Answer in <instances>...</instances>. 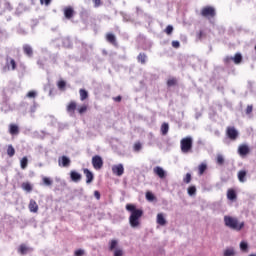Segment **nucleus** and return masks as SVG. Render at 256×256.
<instances>
[{"label": "nucleus", "mask_w": 256, "mask_h": 256, "mask_svg": "<svg viewBox=\"0 0 256 256\" xmlns=\"http://www.w3.org/2000/svg\"><path fill=\"white\" fill-rule=\"evenodd\" d=\"M126 211H129V224L133 229H137L141 225V218L143 217V210L137 209V206L134 204H127Z\"/></svg>", "instance_id": "f257e3e1"}, {"label": "nucleus", "mask_w": 256, "mask_h": 256, "mask_svg": "<svg viewBox=\"0 0 256 256\" xmlns=\"http://www.w3.org/2000/svg\"><path fill=\"white\" fill-rule=\"evenodd\" d=\"M224 225L234 231H241L245 227V222H240L237 217L224 216Z\"/></svg>", "instance_id": "f03ea898"}, {"label": "nucleus", "mask_w": 256, "mask_h": 256, "mask_svg": "<svg viewBox=\"0 0 256 256\" xmlns=\"http://www.w3.org/2000/svg\"><path fill=\"white\" fill-rule=\"evenodd\" d=\"M180 149L182 153H191L193 149V138L190 136L182 138L180 141Z\"/></svg>", "instance_id": "7ed1b4c3"}, {"label": "nucleus", "mask_w": 256, "mask_h": 256, "mask_svg": "<svg viewBox=\"0 0 256 256\" xmlns=\"http://www.w3.org/2000/svg\"><path fill=\"white\" fill-rule=\"evenodd\" d=\"M200 15L204 17V19H215L217 11L213 6H205L201 9Z\"/></svg>", "instance_id": "20e7f679"}, {"label": "nucleus", "mask_w": 256, "mask_h": 256, "mask_svg": "<svg viewBox=\"0 0 256 256\" xmlns=\"http://www.w3.org/2000/svg\"><path fill=\"white\" fill-rule=\"evenodd\" d=\"M226 137H228L230 141H237L239 138V131H237L233 126H228L226 128Z\"/></svg>", "instance_id": "39448f33"}, {"label": "nucleus", "mask_w": 256, "mask_h": 256, "mask_svg": "<svg viewBox=\"0 0 256 256\" xmlns=\"http://www.w3.org/2000/svg\"><path fill=\"white\" fill-rule=\"evenodd\" d=\"M92 167H94V169L96 171L103 169V158L99 155L93 156L92 157Z\"/></svg>", "instance_id": "423d86ee"}, {"label": "nucleus", "mask_w": 256, "mask_h": 256, "mask_svg": "<svg viewBox=\"0 0 256 256\" xmlns=\"http://www.w3.org/2000/svg\"><path fill=\"white\" fill-rule=\"evenodd\" d=\"M112 173H113V175H116L117 177H121V175H123V173H125V168L123 167V164L113 165Z\"/></svg>", "instance_id": "0eeeda50"}, {"label": "nucleus", "mask_w": 256, "mask_h": 256, "mask_svg": "<svg viewBox=\"0 0 256 256\" xmlns=\"http://www.w3.org/2000/svg\"><path fill=\"white\" fill-rule=\"evenodd\" d=\"M238 153L240 157H247L251 153V149H249L248 145L242 144L238 147Z\"/></svg>", "instance_id": "6e6552de"}, {"label": "nucleus", "mask_w": 256, "mask_h": 256, "mask_svg": "<svg viewBox=\"0 0 256 256\" xmlns=\"http://www.w3.org/2000/svg\"><path fill=\"white\" fill-rule=\"evenodd\" d=\"M28 209L30 213H39V204L34 199H30Z\"/></svg>", "instance_id": "1a4fd4ad"}, {"label": "nucleus", "mask_w": 256, "mask_h": 256, "mask_svg": "<svg viewBox=\"0 0 256 256\" xmlns=\"http://www.w3.org/2000/svg\"><path fill=\"white\" fill-rule=\"evenodd\" d=\"M153 172L160 179H165V177H167V173H165V170L161 166L154 167Z\"/></svg>", "instance_id": "9d476101"}, {"label": "nucleus", "mask_w": 256, "mask_h": 256, "mask_svg": "<svg viewBox=\"0 0 256 256\" xmlns=\"http://www.w3.org/2000/svg\"><path fill=\"white\" fill-rule=\"evenodd\" d=\"M83 173L86 176V183L89 185L90 183H93V179H95V176L93 175V172H91L89 169L84 168Z\"/></svg>", "instance_id": "9b49d317"}, {"label": "nucleus", "mask_w": 256, "mask_h": 256, "mask_svg": "<svg viewBox=\"0 0 256 256\" xmlns=\"http://www.w3.org/2000/svg\"><path fill=\"white\" fill-rule=\"evenodd\" d=\"M75 15V10L73 9V7L68 6L64 8V16L66 19H73Z\"/></svg>", "instance_id": "f8f14e48"}, {"label": "nucleus", "mask_w": 256, "mask_h": 256, "mask_svg": "<svg viewBox=\"0 0 256 256\" xmlns=\"http://www.w3.org/2000/svg\"><path fill=\"white\" fill-rule=\"evenodd\" d=\"M67 113H71V115L75 114V111H77V102L70 101L69 104L66 106Z\"/></svg>", "instance_id": "ddd939ff"}, {"label": "nucleus", "mask_w": 256, "mask_h": 256, "mask_svg": "<svg viewBox=\"0 0 256 256\" xmlns=\"http://www.w3.org/2000/svg\"><path fill=\"white\" fill-rule=\"evenodd\" d=\"M70 178L74 183H79V181L81 180L82 176L79 172L77 171H71L70 172Z\"/></svg>", "instance_id": "4468645a"}, {"label": "nucleus", "mask_w": 256, "mask_h": 256, "mask_svg": "<svg viewBox=\"0 0 256 256\" xmlns=\"http://www.w3.org/2000/svg\"><path fill=\"white\" fill-rule=\"evenodd\" d=\"M157 224L162 227L167 225V220L165 219V215L163 213H158L156 218Z\"/></svg>", "instance_id": "2eb2a0df"}, {"label": "nucleus", "mask_w": 256, "mask_h": 256, "mask_svg": "<svg viewBox=\"0 0 256 256\" xmlns=\"http://www.w3.org/2000/svg\"><path fill=\"white\" fill-rule=\"evenodd\" d=\"M227 199H229V201H236L237 200V192L235 191V189H228Z\"/></svg>", "instance_id": "dca6fc26"}, {"label": "nucleus", "mask_w": 256, "mask_h": 256, "mask_svg": "<svg viewBox=\"0 0 256 256\" xmlns=\"http://www.w3.org/2000/svg\"><path fill=\"white\" fill-rule=\"evenodd\" d=\"M6 67H8V69H9V67H11V70L15 71V69H17V62H15V59H13V58H10V59L7 58Z\"/></svg>", "instance_id": "f3484780"}, {"label": "nucleus", "mask_w": 256, "mask_h": 256, "mask_svg": "<svg viewBox=\"0 0 256 256\" xmlns=\"http://www.w3.org/2000/svg\"><path fill=\"white\" fill-rule=\"evenodd\" d=\"M23 52L24 55H27V57H33V48L28 44L23 46Z\"/></svg>", "instance_id": "a211bd4d"}, {"label": "nucleus", "mask_w": 256, "mask_h": 256, "mask_svg": "<svg viewBox=\"0 0 256 256\" xmlns=\"http://www.w3.org/2000/svg\"><path fill=\"white\" fill-rule=\"evenodd\" d=\"M58 162L59 165L62 163V167H69V165H71V160L67 156H62Z\"/></svg>", "instance_id": "6ab92c4d"}, {"label": "nucleus", "mask_w": 256, "mask_h": 256, "mask_svg": "<svg viewBox=\"0 0 256 256\" xmlns=\"http://www.w3.org/2000/svg\"><path fill=\"white\" fill-rule=\"evenodd\" d=\"M9 133L10 135H19V126L17 124H10Z\"/></svg>", "instance_id": "aec40b11"}, {"label": "nucleus", "mask_w": 256, "mask_h": 256, "mask_svg": "<svg viewBox=\"0 0 256 256\" xmlns=\"http://www.w3.org/2000/svg\"><path fill=\"white\" fill-rule=\"evenodd\" d=\"M106 41L111 45H117V38L112 33L106 34Z\"/></svg>", "instance_id": "412c9836"}, {"label": "nucleus", "mask_w": 256, "mask_h": 256, "mask_svg": "<svg viewBox=\"0 0 256 256\" xmlns=\"http://www.w3.org/2000/svg\"><path fill=\"white\" fill-rule=\"evenodd\" d=\"M245 177H247V171L240 170L238 172V181H240V183H245V181H247Z\"/></svg>", "instance_id": "4be33fe9"}, {"label": "nucleus", "mask_w": 256, "mask_h": 256, "mask_svg": "<svg viewBox=\"0 0 256 256\" xmlns=\"http://www.w3.org/2000/svg\"><path fill=\"white\" fill-rule=\"evenodd\" d=\"M29 251H30L29 247H27V245L25 244H21L18 248V252L20 253V255H27Z\"/></svg>", "instance_id": "5701e85b"}, {"label": "nucleus", "mask_w": 256, "mask_h": 256, "mask_svg": "<svg viewBox=\"0 0 256 256\" xmlns=\"http://www.w3.org/2000/svg\"><path fill=\"white\" fill-rule=\"evenodd\" d=\"M138 63H141L142 65H145L147 63V54L146 53H140L137 56Z\"/></svg>", "instance_id": "b1692460"}, {"label": "nucleus", "mask_w": 256, "mask_h": 256, "mask_svg": "<svg viewBox=\"0 0 256 256\" xmlns=\"http://www.w3.org/2000/svg\"><path fill=\"white\" fill-rule=\"evenodd\" d=\"M21 187L23 191H27V193H31V191H33V186L29 182H23Z\"/></svg>", "instance_id": "393cba45"}, {"label": "nucleus", "mask_w": 256, "mask_h": 256, "mask_svg": "<svg viewBox=\"0 0 256 256\" xmlns=\"http://www.w3.org/2000/svg\"><path fill=\"white\" fill-rule=\"evenodd\" d=\"M79 93H80V101H85L86 99H89V92H87V90L80 89Z\"/></svg>", "instance_id": "a878e982"}, {"label": "nucleus", "mask_w": 256, "mask_h": 256, "mask_svg": "<svg viewBox=\"0 0 256 256\" xmlns=\"http://www.w3.org/2000/svg\"><path fill=\"white\" fill-rule=\"evenodd\" d=\"M232 61L235 63V65H239L241 61H243V56L241 53H236L234 57H232Z\"/></svg>", "instance_id": "bb28decb"}, {"label": "nucleus", "mask_w": 256, "mask_h": 256, "mask_svg": "<svg viewBox=\"0 0 256 256\" xmlns=\"http://www.w3.org/2000/svg\"><path fill=\"white\" fill-rule=\"evenodd\" d=\"M177 83H178L177 78L172 77L167 80V87H175V85H177Z\"/></svg>", "instance_id": "cd10ccee"}, {"label": "nucleus", "mask_w": 256, "mask_h": 256, "mask_svg": "<svg viewBox=\"0 0 256 256\" xmlns=\"http://www.w3.org/2000/svg\"><path fill=\"white\" fill-rule=\"evenodd\" d=\"M57 87L60 91H65V87H67V82H65V80H60L57 82Z\"/></svg>", "instance_id": "c85d7f7f"}, {"label": "nucleus", "mask_w": 256, "mask_h": 256, "mask_svg": "<svg viewBox=\"0 0 256 256\" xmlns=\"http://www.w3.org/2000/svg\"><path fill=\"white\" fill-rule=\"evenodd\" d=\"M88 108L89 107L86 104H83L77 108V111H78L79 115H83L84 113H87Z\"/></svg>", "instance_id": "c756f323"}, {"label": "nucleus", "mask_w": 256, "mask_h": 256, "mask_svg": "<svg viewBox=\"0 0 256 256\" xmlns=\"http://www.w3.org/2000/svg\"><path fill=\"white\" fill-rule=\"evenodd\" d=\"M161 133L162 135H167V133H169V124L168 123H163L161 125Z\"/></svg>", "instance_id": "7c9ffc66"}, {"label": "nucleus", "mask_w": 256, "mask_h": 256, "mask_svg": "<svg viewBox=\"0 0 256 256\" xmlns=\"http://www.w3.org/2000/svg\"><path fill=\"white\" fill-rule=\"evenodd\" d=\"M205 171H207V164L202 163L198 166V173L199 175H203V173H205Z\"/></svg>", "instance_id": "2f4dec72"}, {"label": "nucleus", "mask_w": 256, "mask_h": 256, "mask_svg": "<svg viewBox=\"0 0 256 256\" xmlns=\"http://www.w3.org/2000/svg\"><path fill=\"white\" fill-rule=\"evenodd\" d=\"M29 163V160L27 159V157H23L20 161V166H21V169H27V165Z\"/></svg>", "instance_id": "473e14b6"}, {"label": "nucleus", "mask_w": 256, "mask_h": 256, "mask_svg": "<svg viewBox=\"0 0 256 256\" xmlns=\"http://www.w3.org/2000/svg\"><path fill=\"white\" fill-rule=\"evenodd\" d=\"M7 155L9 157H13L15 155V148L13 147V145H9L7 148Z\"/></svg>", "instance_id": "72a5a7b5"}, {"label": "nucleus", "mask_w": 256, "mask_h": 256, "mask_svg": "<svg viewBox=\"0 0 256 256\" xmlns=\"http://www.w3.org/2000/svg\"><path fill=\"white\" fill-rule=\"evenodd\" d=\"M224 256H235V249L227 248L224 250Z\"/></svg>", "instance_id": "f704fd0d"}, {"label": "nucleus", "mask_w": 256, "mask_h": 256, "mask_svg": "<svg viewBox=\"0 0 256 256\" xmlns=\"http://www.w3.org/2000/svg\"><path fill=\"white\" fill-rule=\"evenodd\" d=\"M216 163L218 165H224L225 163V158H223V155L221 154H218L217 157H216Z\"/></svg>", "instance_id": "c9c22d12"}, {"label": "nucleus", "mask_w": 256, "mask_h": 256, "mask_svg": "<svg viewBox=\"0 0 256 256\" xmlns=\"http://www.w3.org/2000/svg\"><path fill=\"white\" fill-rule=\"evenodd\" d=\"M42 181L44 185H47V187H51V185H53V180H51L49 177L42 178Z\"/></svg>", "instance_id": "e433bc0d"}, {"label": "nucleus", "mask_w": 256, "mask_h": 256, "mask_svg": "<svg viewBox=\"0 0 256 256\" xmlns=\"http://www.w3.org/2000/svg\"><path fill=\"white\" fill-rule=\"evenodd\" d=\"M26 97H28V99H35V97H37V92L35 91H29L27 94H26Z\"/></svg>", "instance_id": "4c0bfd02"}, {"label": "nucleus", "mask_w": 256, "mask_h": 256, "mask_svg": "<svg viewBox=\"0 0 256 256\" xmlns=\"http://www.w3.org/2000/svg\"><path fill=\"white\" fill-rule=\"evenodd\" d=\"M197 193V188L195 186H190L188 188V195H195Z\"/></svg>", "instance_id": "58836bf2"}, {"label": "nucleus", "mask_w": 256, "mask_h": 256, "mask_svg": "<svg viewBox=\"0 0 256 256\" xmlns=\"http://www.w3.org/2000/svg\"><path fill=\"white\" fill-rule=\"evenodd\" d=\"M146 199L148 201H155V195H153L151 192H146Z\"/></svg>", "instance_id": "ea45409f"}, {"label": "nucleus", "mask_w": 256, "mask_h": 256, "mask_svg": "<svg viewBox=\"0 0 256 256\" xmlns=\"http://www.w3.org/2000/svg\"><path fill=\"white\" fill-rule=\"evenodd\" d=\"M117 247V240H111L110 246H109V251H113Z\"/></svg>", "instance_id": "a19ab883"}, {"label": "nucleus", "mask_w": 256, "mask_h": 256, "mask_svg": "<svg viewBox=\"0 0 256 256\" xmlns=\"http://www.w3.org/2000/svg\"><path fill=\"white\" fill-rule=\"evenodd\" d=\"M164 33H166V35H171L173 33V27L171 25H168L164 30Z\"/></svg>", "instance_id": "79ce46f5"}, {"label": "nucleus", "mask_w": 256, "mask_h": 256, "mask_svg": "<svg viewBox=\"0 0 256 256\" xmlns=\"http://www.w3.org/2000/svg\"><path fill=\"white\" fill-rule=\"evenodd\" d=\"M196 37L199 41H201V39H203V37H205V32L203 30H200L197 34Z\"/></svg>", "instance_id": "37998d69"}, {"label": "nucleus", "mask_w": 256, "mask_h": 256, "mask_svg": "<svg viewBox=\"0 0 256 256\" xmlns=\"http://www.w3.org/2000/svg\"><path fill=\"white\" fill-rule=\"evenodd\" d=\"M249 245L247 244V242H241L240 243V249L241 251H247Z\"/></svg>", "instance_id": "c03bdc74"}, {"label": "nucleus", "mask_w": 256, "mask_h": 256, "mask_svg": "<svg viewBox=\"0 0 256 256\" xmlns=\"http://www.w3.org/2000/svg\"><path fill=\"white\" fill-rule=\"evenodd\" d=\"M141 148H142L141 142H136L134 144V151L139 152V151H141Z\"/></svg>", "instance_id": "a18cd8bd"}, {"label": "nucleus", "mask_w": 256, "mask_h": 256, "mask_svg": "<svg viewBox=\"0 0 256 256\" xmlns=\"http://www.w3.org/2000/svg\"><path fill=\"white\" fill-rule=\"evenodd\" d=\"M184 183L189 184L191 183V174L187 173L185 178L183 179Z\"/></svg>", "instance_id": "49530a36"}, {"label": "nucleus", "mask_w": 256, "mask_h": 256, "mask_svg": "<svg viewBox=\"0 0 256 256\" xmlns=\"http://www.w3.org/2000/svg\"><path fill=\"white\" fill-rule=\"evenodd\" d=\"M253 113V105H248L246 107V115H251Z\"/></svg>", "instance_id": "de8ad7c7"}, {"label": "nucleus", "mask_w": 256, "mask_h": 256, "mask_svg": "<svg viewBox=\"0 0 256 256\" xmlns=\"http://www.w3.org/2000/svg\"><path fill=\"white\" fill-rule=\"evenodd\" d=\"M172 47L174 49H179L181 47V43H179V41H172Z\"/></svg>", "instance_id": "09e8293b"}, {"label": "nucleus", "mask_w": 256, "mask_h": 256, "mask_svg": "<svg viewBox=\"0 0 256 256\" xmlns=\"http://www.w3.org/2000/svg\"><path fill=\"white\" fill-rule=\"evenodd\" d=\"M74 255L75 256H82V255H85V251L81 250V249H78L74 252Z\"/></svg>", "instance_id": "8fccbe9b"}, {"label": "nucleus", "mask_w": 256, "mask_h": 256, "mask_svg": "<svg viewBox=\"0 0 256 256\" xmlns=\"http://www.w3.org/2000/svg\"><path fill=\"white\" fill-rule=\"evenodd\" d=\"M231 61H233V57H231V56H226V57L224 58V63H225L226 65H228V63H231Z\"/></svg>", "instance_id": "3c124183"}, {"label": "nucleus", "mask_w": 256, "mask_h": 256, "mask_svg": "<svg viewBox=\"0 0 256 256\" xmlns=\"http://www.w3.org/2000/svg\"><path fill=\"white\" fill-rule=\"evenodd\" d=\"M93 3H94V7L97 8V7H101L102 5V2L101 0H92Z\"/></svg>", "instance_id": "603ef678"}, {"label": "nucleus", "mask_w": 256, "mask_h": 256, "mask_svg": "<svg viewBox=\"0 0 256 256\" xmlns=\"http://www.w3.org/2000/svg\"><path fill=\"white\" fill-rule=\"evenodd\" d=\"M114 256H123V250L121 249H116L114 251Z\"/></svg>", "instance_id": "864d4df0"}, {"label": "nucleus", "mask_w": 256, "mask_h": 256, "mask_svg": "<svg viewBox=\"0 0 256 256\" xmlns=\"http://www.w3.org/2000/svg\"><path fill=\"white\" fill-rule=\"evenodd\" d=\"M41 5L49 6L51 5V0H40Z\"/></svg>", "instance_id": "5fc2aeb1"}, {"label": "nucleus", "mask_w": 256, "mask_h": 256, "mask_svg": "<svg viewBox=\"0 0 256 256\" xmlns=\"http://www.w3.org/2000/svg\"><path fill=\"white\" fill-rule=\"evenodd\" d=\"M94 197L99 201V199H101V193H99V191H94Z\"/></svg>", "instance_id": "6e6d98bb"}, {"label": "nucleus", "mask_w": 256, "mask_h": 256, "mask_svg": "<svg viewBox=\"0 0 256 256\" xmlns=\"http://www.w3.org/2000/svg\"><path fill=\"white\" fill-rule=\"evenodd\" d=\"M121 99H122L121 96H117L113 98V100L116 101L117 103H120Z\"/></svg>", "instance_id": "4d7b16f0"}]
</instances>
